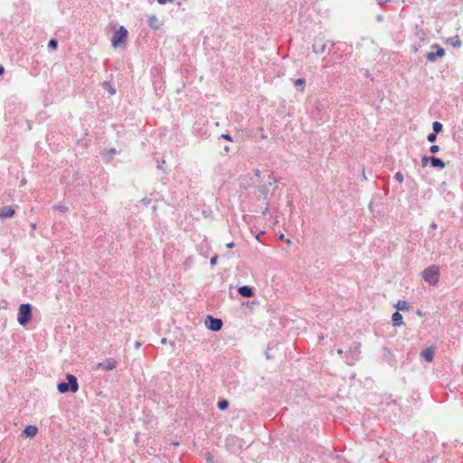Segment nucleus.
Wrapping results in <instances>:
<instances>
[{
	"mask_svg": "<svg viewBox=\"0 0 463 463\" xmlns=\"http://www.w3.org/2000/svg\"><path fill=\"white\" fill-rule=\"evenodd\" d=\"M67 383L61 382L57 385V390L60 393L72 392L75 393L79 390L78 379L75 375L68 373L66 375Z\"/></svg>",
	"mask_w": 463,
	"mask_h": 463,
	"instance_id": "1",
	"label": "nucleus"
},
{
	"mask_svg": "<svg viewBox=\"0 0 463 463\" xmlns=\"http://www.w3.org/2000/svg\"><path fill=\"white\" fill-rule=\"evenodd\" d=\"M439 267L431 265L422 271V279L430 285L435 286L439 280Z\"/></svg>",
	"mask_w": 463,
	"mask_h": 463,
	"instance_id": "2",
	"label": "nucleus"
},
{
	"mask_svg": "<svg viewBox=\"0 0 463 463\" xmlns=\"http://www.w3.org/2000/svg\"><path fill=\"white\" fill-rule=\"evenodd\" d=\"M32 320V306L29 303L20 305L17 313L19 325L24 326Z\"/></svg>",
	"mask_w": 463,
	"mask_h": 463,
	"instance_id": "3",
	"label": "nucleus"
},
{
	"mask_svg": "<svg viewBox=\"0 0 463 463\" xmlns=\"http://www.w3.org/2000/svg\"><path fill=\"white\" fill-rule=\"evenodd\" d=\"M128 30L124 26H120L113 34L111 44L113 47H118L125 43L128 38Z\"/></svg>",
	"mask_w": 463,
	"mask_h": 463,
	"instance_id": "4",
	"label": "nucleus"
},
{
	"mask_svg": "<svg viewBox=\"0 0 463 463\" xmlns=\"http://www.w3.org/2000/svg\"><path fill=\"white\" fill-rule=\"evenodd\" d=\"M431 51L427 52L426 59L430 62H435L439 58L445 55V50L437 43L430 46Z\"/></svg>",
	"mask_w": 463,
	"mask_h": 463,
	"instance_id": "5",
	"label": "nucleus"
},
{
	"mask_svg": "<svg viewBox=\"0 0 463 463\" xmlns=\"http://www.w3.org/2000/svg\"><path fill=\"white\" fill-rule=\"evenodd\" d=\"M205 326L213 332H218L222 329L223 322L221 318L213 317V316H207L204 320Z\"/></svg>",
	"mask_w": 463,
	"mask_h": 463,
	"instance_id": "6",
	"label": "nucleus"
},
{
	"mask_svg": "<svg viewBox=\"0 0 463 463\" xmlns=\"http://www.w3.org/2000/svg\"><path fill=\"white\" fill-rule=\"evenodd\" d=\"M383 359L391 366L396 367L397 361L393 353L387 347H383Z\"/></svg>",
	"mask_w": 463,
	"mask_h": 463,
	"instance_id": "7",
	"label": "nucleus"
},
{
	"mask_svg": "<svg viewBox=\"0 0 463 463\" xmlns=\"http://www.w3.org/2000/svg\"><path fill=\"white\" fill-rule=\"evenodd\" d=\"M118 362L114 358H107L105 362L99 363L97 364L98 369H102L104 371H112L117 367Z\"/></svg>",
	"mask_w": 463,
	"mask_h": 463,
	"instance_id": "8",
	"label": "nucleus"
},
{
	"mask_svg": "<svg viewBox=\"0 0 463 463\" xmlns=\"http://www.w3.org/2000/svg\"><path fill=\"white\" fill-rule=\"evenodd\" d=\"M327 50V43L322 40L316 39L312 45V51L316 54H323Z\"/></svg>",
	"mask_w": 463,
	"mask_h": 463,
	"instance_id": "9",
	"label": "nucleus"
},
{
	"mask_svg": "<svg viewBox=\"0 0 463 463\" xmlns=\"http://www.w3.org/2000/svg\"><path fill=\"white\" fill-rule=\"evenodd\" d=\"M15 213L14 206H4L0 209V219L13 217Z\"/></svg>",
	"mask_w": 463,
	"mask_h": 463,
	"instance_id": "10",
	"label": "nucleus"
},
{
	"mask_svg": "<svg viewBox=\"0 0 463 463\" xmlns=\"http://www.w3.org/2000/svg\"><path fill=\"white\" fill-rule=\"evenodd\" d=\"M238 293L244 298H251L254 296L253 288L247 285L239 287Z\"/></svg>",
	"mask_w": 463,
	"mask_h": 463,
	"instance_id": "11",
	"label": "nucleus"
},
{
	"mask_svg": "<svg viewBox=\"0 0 463 463\" xmlns=\"http://www.w3.org/2000/svg\"><path fill=\"white\" fill-rule=\"evenodd\" d=\"M435 354L433 347H427L420 352V356L427 362H432Z\"/></svg>",
	"mask_w": 463,
	"mask_h": 463,
	"instance_id": "12",
	"label": "nucleus"
},
{
	"mask_svg": "<svg viewBox=\"0 0 463 463\" xmlns=\"http://www.w3.org/2000/svg\"><path fill=\"white\" fill-rule=\"evenodd\" d=\"M430 163L431 167L440 170L443 169L446 165L445 162L441 158L436 156H430Z\"/></svg>",
	"mask_w": 463,
	"mask_h": 463,
	"instance_id": "13",
	"label": "nucleus"
},
{
	"mask_svg": "<svg viewBox=\"0 0 463 463\" xmlns=\"http://www.w3.org/2000/svg\"><path fill=\"white\" fill-rule=\"evenodd\" d=\"M38 432V429L36 426L34 425H28L25 427V429L23 430V436L24 437H27V438H33L34 436H36Z\"/></svg>",
	"mask_w": 463,
	"mask_h": 463,
	"instance_id": "14",
	"label": "nucleus"
},
{
	"mask_svg": "<svg viewBox=\"0 0 463 463\" xmlns=\"http://www.w3.org/2000/svg\"><path fill=\"white\" fill-rule=\"evenodd\" d=\"M259 192L263 195V200L265 202V204L266 205H269V187H268V184H261L259 186L258 188Z\"/></svg>",
	"mask_w": 463,
	"mask_h": 463,
	"instance_id": "15",
	"label": "nucleus"
},
{
	"mask_svg": "<svg viewBox=\"0 0 463 463\" xmlns=\"http://www.w3.org/2000/svg\"><path fill=\"white\" fill-rule=\"evenodd\" d=\"M347 354L352 357L354 361H357L360 354V344H356L354 347H351Z\"/></svg>",
	"mask_w": 463,
	"mask_h": 463,
	"instance_id": "16",
	"label": "nucleus"
},
{
	"mask_svg": "<svg viewBox=\"0 0 463 463\" xmlns=\"http://www.w3.org/2000/svg\"><path fill=\"white\" fill-rule=\"evenodd\" d=\"M392 325L394 326H400L403 324V317L399 311H396L392 316Z\"/></svg>",
	"mask_w": 463,
	"mask_h": 463,
	"instance_id": "17",
	"label": "nucleus"
},
{
	"mask_svg": "<svg viewBox=\"0 0 463 463\" xmlns=\"http://www.w3.org/2000/svg\"><path fill=\"white\" fill-rule=\"evenodd\" d=\"M295 87L300 91L304 92L306 86V80L304 78H298L295 80Z\"/></svg>",
	"mask_w": 463,
	"mask_h": 463,
	"instance_id": "18",
	"label": "nucleus"
},
{
	"mask_svg": "<svg viewBox=\"0 0 463 463\" xmlns=\"http://www.w3.org/2000/svg\"><path fill=\"white\" fill-rule=\"evenodd\" d=\"M102 85L103 88L106 89L110 95L116 94V89L109 81H104Z\"/></svg>",
	"mask_w": 463,
	"mask_h": 463,
	"instance_id": "19",
	"label": "nucleus"
},
{
	"mask_svg": "<svg viewBox=\"0 0 463 463\" xmlns=\"http://www.w3.org/2000/svg\"><path fill=\"white\" fill-rule=\"evenodd\" d=\"M117 153H118V151L116 148H110L108 150L107 154L104 156V159L107 162H109Z\"/></svg>",
	"mask_w": 463,
	"mask_h": 463,
	"instance_id": "20",
	"label": "nucleus"
},
{
	"mask_svg": "<svg viewBox=\"0 0 463 463\" xmlns=\"http://www.w3.org/2000/svg\"><path fill=\"white\" fill-rule=\"evenodd\" d=\"M395 307L398 310H408L409 309V305H408L407 301H405V300H399L396 303Z\"/></svg>",
	"mask_w": 463,
	"mask_h": 463,
	"instance_id": "21",
	"label": "nucleus"
},
{
	"mask_svg": "<svg viewBox=\"0 0 463 463\" xmlns=\"http://www.w3.org/2000/svg\"><path fill=\"white\" fill-rule=\"evenodd\" d=\"M448 43H449L455 48H458L461 46V41L458 39V37L449 38Z\"/></svg>",
	"mask_w": 463,
	"mask_h": 463,
	"instance_id": "22",
	"label": "nucleus"
},
{
	"mask_svg": "<svg viewBox=\"0 0 463 463\" xmlns=\"http://www.w3.org/2000/svg\"><path fill=\"white\" fill-rule=\"evenodd\" d=\"M217 407L218 409H220L221 411H224L226 409H228L229 407V402L225 399H222V400H220L218 402H217Z\"/></svg>",
	"mask_w": 463,
	"mask_h": 463,
	"instance_id": "23",
	"label": "nucleus"
},
{
	"mask_svg": "<svg viewBox=\"0 0 463 463\" xmlns=\"http://www.w3.org/2000/svg\"><path fill=\"white\" fill-rule=\"evenodd\" d=\"M442 128H443V125H442L440 122H439V121H434V122L432 123V129H433V132H434V133L439 134V132H441V131H442Z\"/></svg>",
	"mask_w": 463,
	"mask_h": 463,
	"instance_id": "24",
	"label": "nucleus"
},
{
	"mask_svg": "<svg viewBox=\"0 0 463 463\" xmlns=\"http://www.w3.org/2000/svg\"><path fill=\"white\" fill-rule=\"evenodd\" d=\"M48 47L52 50H56L58 47V42L55 39H51L48 43Z\"/></svg>",
	"mask_w": 463,
	"mask_h": 463,
	"instance_id": "25",
	"label": "nucleus"
},
{
	"mask_svg": "<svg viewBox=\"0 0 463 463\" xmlns=\"http://www.w3.org/2000/svg\"><path fill=\"white\" fill-rule=\"evenodd\" d=\"M53 209L56 211H59L61 213H66L68 212V207L62 204H57L53 206Z\"/></svg>",
	"mask_w": 463,
	"mask_h": 463,
	"instance_id": "26",
	"label": "nucleus"
},
{
	"mask_svg": "<svg viewBox=\"0 0 463 463\" xmlns=\"http://www.w3.org/2000/svg\"><path fill=\"white\" fill-rule=\"evenodd\" d=\"M437 133H430L428 135L427 137V140L430 142V143H434L436 140H437Z\"/></svg>",
	"mask_w": 463,
	"mask_h": 463,
	"instance_id": "27",
	"label": "nucleus"
},
{
	"mask_svg": "<svg viewBox=\"0 0 463 463\" xmlns=\"http://www.w3.org/2000/svg\"><path fill=\"white\" fill-rule=\"evenodd\" d=\"M268 183L269 185L278 183V179L274 176L273 173H270Z\"/></svg>",
	"mask_w": 463,
	"mask_h": 463,
	"instance_id": "28",
	"label": "nucleus"
},
{
	"mask_svg": "<svg viewBox=\"0 0 463 463\" xmlns=\"http://www.w3.org/2000/svg\"><path fill=\"white\" fill-rule=\"evenodd\" d=\"M393 178L399 182V183H402L403 181V175L401 173V172H397L395 173Z\"/></svg>",
	"mask_w": 463,
	"mask_h": 463,
	"instance_id": "29",
	"label": "nucleus"
},
{
	"mask_svg": "<svg viewBox=\"0 0 463 463\" xmlns=\"http://www.w3.org/2000/svg\"><path fill=\"white\" fill-rule=\"evenodd\" d=\"M439 151V146L438 145H432L430 147V152L432 154H436Z\"/></svg>",
	"mask_w": 463,
	"mask_h": 463,
	"instance_id": "30",
	"label": "nucleus"
},
{
	"mask_svg": "<svg viewBox=\"0 0 463 463\" xmlns=\"http://www.w3.org/2000/svg\"><path fill=\"white\" fill-rule=\"evenodd\" d=\"M430 156H424L421 157V165L423 167H425L428 165V163L430 162Z\"/></svg>",
	"mask_w": 463,
	"mask_h": 463,
	"instance_id": "31",
	"label": "nucleus"
},
{
	"mask_svg": "<svg viewBox=\"0 0 463 463\" xmlns=\"http://www.w3.org/2000/svg\"><path fill=\"white\" fill-rule=\"evenodd\" d=\"M220 138H222L224 140H227V141H232V137L230 134H222L221 135Z\"/></svg>",
	"mask_w": 463,
	"mask_h": 463,
	"instance_id": "32",
	"label": "nucleus"
},
{
	"mask_svg": "<svg viewBox=\"0 0 463 463\" xmlns=\"http://www.w3.org/2000/svg\"><path fill=\"white\" fill-rule=\"evenodd\" d=\"M218 256L214 255L210 260L211 266H214L217 263Z\"/></svg>",
	"mask_w": 463,
	"mask_h": 463,
	"instance_id": "33",
	"label": "nucleus"
},
{
	"mask_svg": "<svg viewBox=\"0 0 463 463\" xmlns=\"http://www.w3.org/2000/svg\"><path fill=\"white\" fill-rule=\"evenodd\" d=\"M165 163V161L164 159H162L161 161L157 160V168L158 169H161V170H164L163 168V165Z\"/></svg>",
	"mask_w": 463,
	"mask_h": 463,
	"instance_id": "34",
	"label": "nucleus"
},
{
	"mask_svg": "<svg viewBox=\"0 0 463 463\" xmlns=\"http://www.w3.org/2000/svg\"><path fill=\"white\" fill-rule=\"evenodd\" d=\"M7 302L5 299L0 298V308H6Z\"/></svg>",
	"mask_w": 463,
	"mask_h": 463,
	"instance_id": "35",
	"label": "nucleus"
},
{
	"mask_svg": "<svg viewBox=\"0 0 463 463\" xmlns=\"http://www.w3.org/2000/svg\"><path fill=\"white\" fill-rule=\"evenodd\" d=\"M435 461H436V459H435V457H434V456H433V457H431V458H430L429 456H427V457H426V460H425L424 462H427V463H433V462H435Z\"/></svg>",
	"mask_w": 463,
	"mask_h": 463,
	"instance_id": "36",
	"label": "nucleus"
},
{
	"mask_svg": "<svg viewBox=\"0 0 463 463\" xmlns=\"http://www.w3.org/2000/svg\"><path fill=\"white\" fill-rule=\"evenodd\" d=\"M158 4L165 5L166 3H173L174 0H157Z\"/></svg>",
	"mask_w": 463,
	"mask_h": 463,
	"instance_id": "37",
	"label": "nucleus"
},
{
	"mask_svg": "<svg viewBox=\"0 0 463 463\" xmlns=\"http://www.w3.org/2000/svg\"><path fill=\"white\" fill-rule=\"evenodd\" d=\"M254 175H255V176H257L258 178H260V175H261L260 170H259V169H255V170H254Z\"/></svg>",
	"mask_w": 463,
	"mask_h": 463,
	"instance_id": "38",
	"label": "nucleus"
},
{
	"mask_svg": "<svg viewBox=\"0 0 463 463\" xmlns=\"http://www.w3.org/2000/svg\"><path fill=\"white\" fill-rule=\"evenodd\" d=\"M226 247L229 248V249H232L234 247V242H229L226 244Z\"/></svg>",
	"mask_w": 463,
	"mask_h": 463,
	"instance_id": "39",
	"label": "nucleus"
},
{
	"mask_svg": "<svg viewBox=\"0 0 463 463\" xmlns=\"http://www.w3.org/2000/svg\"><path fill=\"white\" fill-rule=\"evenodd\" d=\"M268 206H269V205H266V207H265V208H264V210L262 211V214H263V215H266V214H267V213H268V211H269V207H268Z\"/></svg>",
	"mask_w": 463,
	"mask_h": 463,
	"instance_id": "40",
	"label": "nucleus"
},
{
	"mask_svg": "<svg viewBox=\"0 0 463 463\" xmlns=\"http://www.w3.org/2000/svg\"><path fill=\"white\" fill-rule=\"evenodd\" d=\"M141 345H142L141 342L137 341L135 343V348H137V349L139 348Z\"/></svg>",
	"mask_w": 463,
	"mask_h": 463,
	"instance_id": "41",
	"label": "nucleus"
},
{
	"mask_svg": "<svg viewBox=\"0 0 463 463\" xmlns=\"http://www.w3.org/2000/svg\"><path fill=\"white\" fill-rule=\"evenodd\" d=\"M5 72V68L3 65L0 64V76L3 75Z\"/></svg>",
	"mask_w": 463,
	"mask_h": 463,
	"instance_id": "42",
	"label": "nucleus"
},
{
	"mask_svg": "<svg viewBox=\"0 0 463 463\" xmlns=\"http://www.w3.org/2000/svg\"><path fill=\"white\" fill-rule=\"evenodd\" d=\"M430 228H432V229H436V228H437V223H436L435 222H432L430 223Z\"/></svg>",
	"mask_w": 463,
	"mask_h": 463,
	"instance_id": "43",
	"label": "nucleus"
},
{
	"mask_svg": "<svg viewBox=\"0 0 463 463\" xmlns=\"http://www.w3.org/2000/svg\"><path fill=\"white\" fill-rule=\"evenodd\" d=\"M223 150L226 152V153H229L230 152V147L228 146H225L223 147Z\"/></svg>",
	"mask_w": 463,
	"mask_h": 463,
	"instance_id": "44",
	"label": "nucleus"
},
{
	"mask_svg": "<svg viewBox=\"0 0 463 463\" xmlns=\"http://www.w3.org/2000/svg\"><path fill=\"white\" fill-rule=\"evenodd\" d=\"M336 353L341 355V354H343L344 351H343V349L339 348L336 350Z\"/></svg>",
	"mask_w": 463,
	"mask_h": 463,
	"instance_id": "45",
	"label": "nucleus"
},
{
	"mask_svg": "<svg viewBox=\"0 0 463 463\" xmlns=\"http://www.w3.org/2000/svg\"><path fill=\"white\" fill-rule=\"evenodd\" d=\"M264 232H265L264 231H261V232H260L256 236V238L259 240V237H260V235L264 234Z\"/></svg>",
	"mask_w": 463,
	"mask_h": 463,
	"instance_id": "46",
	"label": "nucleus"
},
{
	"mask_svg": "<svg viewBox=\"0 0 463 463\" xmlns=\"http://www.w3.org/2000/svg\"><path fill=\"white\" fill-rule=\"evenodd\" d=\"M428 435L430 437V439H431L432 438H435L434 433H429Z\"/></svg>",
	"mask_w": 463,
	"mask_h": 463,
	"instance_id": "47",
	"label": "nucleus"
},
{
	"mask_svg": "<svg viewBox=\"0 0 463 463\" xmlns=\"http://www.w3.org/2000/svg\"><path fill=\"white\" fill-rule=\"evenodd\" d=\"M161 343H162V344H165V343H166V338H162V339H161Z\"/></svg>",
	"mask_w": 463,
	"mask_h": 463,
	"instance_id": "48",
	"label": "nucleus"
},
{
	"mask_svg": "<svg viewBox=\"0 0 463 463\" xmlns=\"http://www.w3.org/2000/svg\"><path fill=\"white\" fill-rule=\"evenodd\" d=\"M260 137H261V139H266V138H267V136H266V135H264V134H262V135L260 136Z\"/></svg>",
	"mask_w": 463,
	"mask_h": 463,
	"instance_id": "49",
	"label": "nucleus"
},
{
	"mask_svg": "<svg viewBox=\"0 0 463 463\" xmlns=\"http://www.w3.org/2000/svg\"><path fill=\"white\" fill-rule=\"evenodd\" d=\"M279 240H281V241H282V240H284V234H281V235L279 236Z\"/></svg>",
	"mask_w": 463,
	"mask_h": 463,
	"instance_id": "50",
	"label": "nucleus"
},
{
	"mask_svg": "<svg viewBox=\"0 0 463 463\" xmlns=\"http://www.w3.org/2000/svg\"><path fill=\"white\" fill-rule=\"evenodd\" d=\"M349 365L354 364V362H346Z\"/></svg>",
	"mask_w": 463,
	"mask_h": 463,
	"instance_id": "51",
	"label": "nucleus"
},
{
	"mask_svg": "<svg viewBox=\"0 0 463 463\" xmlns=\"http://www.w3.org/2000/svg\"><path fill=\"white\" fill-rule=\"evenodd\" d=\"M442 447L445 449L447 447V443H443Z\"/></svg>",
	"mask_w": 463,
	"mask_h": 463,
	"instance_id": "52",
	"label": "nucleus"
},
{
	"mask_svg": "<svg viewBox=\"0 0 463 463\" xmlns=\"http://www.w3.org/2000/svg\"><path fill=\"white\" fill-rule=\"evenodd\" d=\"M461 463H463V456H462Z\"/></svg>",
	"mask_w": 463,
	"mask_h": 463,
	"instance_id": "53",
	"label": "nucleus"
}]
</instances>
